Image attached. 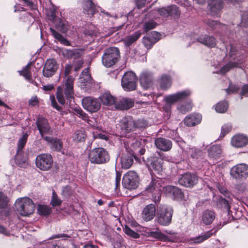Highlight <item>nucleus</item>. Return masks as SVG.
Masks as SVG:
<instances>
[{
  "label": "nucleus",
  "mask_w": 248,
  "mask_h": 248,
  "mask_svg": "<svg viewBox=\"0 0 248 248\" xmlns=\"http://www.w3.org/2000/svg\"><path fill=\"white\" fill-rule=\"evenodd\" d=\"M73 140L76 142H82L85 140L86 134L83 129L77 130L73 136Z\"/></svg>",
  "instance_id": "a19ab883"
},
{
  "label": "nucleus",
  "mask_w": 248,
  "mask_h": 248,
  "mask_svg": "<svg viewBox=\"0 0 248 248\" xmlns=\"http://www.w3.org/2000/svg\"><path fill=\"white\" fill-rule=\"evenodd\" d=\"M216 217L215 213L211 210H206L202 213V221L205 225H209L212 223Z\"/></svg>",
  "instance_id": "f704fd0d"
},
{
  "label": "nucleus",
  "mask_w": 248,
  "mask_h": 248,
  "mask_svg": "<svg viewBox=\"0 0 248 248\" xmlns=\"http://www.w3.org/2000/svg\"><path fill=\"white\" fill-rule=\"evenodd\" d=\"M134 158L136 159V156L132 153L126 152L123 154L121 160L122 167L125 169H129L133 163Z\"/></svg>",
  "instance_id": "7c9ffc66"
},
{
  "label": "nucleus",
  "mask_w": 248,
  "mask_h": 248,
  "mask_svg": "<svg viewBox=\"0 0 248 248\" xmlns=\"http://www.w3.org/2000/svg\"><path fill=\"white\" fill-rule=\"evenodd\" d=\"M50 31L54 37L60 42L62 44L66 46H71L70 42L54 29L51 28Z\"/></svg>",
  "instance_id": "ea45409f"
},
{
  "label": "nucleus",
  "mask_w": 248,
  "mask_h": 248,
  "mask_svg": "<svg viewBox=\"0 0 248 248\" xmlns=\"http://www.w3.org/2000/svg\"><path fill=\"white\" fill-rule=\"evenodd\" d=\"M36 167L44 171L49 170L53 164V158L49 154H42L38 155L35 159Z\"/></svg>",
  "instance_id": "9b49d317"
},
{
  "label": "nucleus",
  "mask_w": 248,
  "mask_h": 248,
  "mask_svg": "<svg viewBox=\"0 0 248 248\" xmlns=\"http://www.w3.org/2000/svg\"><path fill=\"white\" fill-rule=\"evenodd\" d=\"M228 104L225 101H220L218 103L215 107L216 110L217 112L224 113L228 109Z\"/></svg>",
  "instance_id": "de8ad7c7"
},
{
  "label": "nucleus",
  "mask_w": 248,
  "mask_h": 248,
  "mask_svg": "<svg viewBox=\"0 0 248 248\" xmlns=\"http://www.w3.org/2000/svg\"><path fill=\"white\" fill-rule=\"evenodd\" d=\"M73 68V65L71 64H66L64 69V74L65 76H68Z\"/></svg>",
  "instance_id": "774afa93"
},
{
  "label": "nucleus",
  "mask_w": 248,
  "mask_h": 248,
  "mask_svg": "<svg viewBox=\"0 0 248 248\" xmlns=\"http://www.w3.org/2000/svg\"><path fill=\"white\" fill-rule=\"evenodd\" d=\"M58 68V64L55 59H47L43 69L44 77L49 78L53 76Z\"/></svg>",
  "instance_id": "f3484780"
},
{
  "label": "nucleus",
  "mask_w": 248,
  "mask_h": 248,
  "mask_svg": "<svg viewBox=\"0 0 248 248\" xmlns=\"http://www.w3.org/2000/svg\"><path fill=\"white\" fill-rule=\"evenodd\" d=\"M218 229L214 228L209 231L206 232L203 234L193 237L191 239V243H200L210 238L215 234Z\"/></svg>",
  "instance_id": "72a5a7b5"
},
{
  "label": "nucleus",
  "mask_w": 248,
  "mask_h": 248,
  "mask_svg": "<svg viewBox=\"0 0 248 248\" xmlns=\"http://www.w3.org/2000/svg\"><path fill=\"white\" fill-rule=\"evenodd\" d=\"M236 51V48L232 45H231L229 55L231 59L227 64L224 65L219 71L217 72V73L225 74L232 68L240 67L243 61L239 56H237Z\"/></svg>",
  "instance_id": "7ed1b4c3"
},
{
  "label": "nucleus",
  "mask_w": 248,
  "mask_h": 248,
  "mask_svg": "<svg viewBox=\"0 0 248 248\" xmlns=\"http://www.w3.org/2000/svg\"><path fill=\"white\" fill-rule=\"evenodd\" d=\"M82 7L84 13L89 16H93L96 12V8L92 0H82Z\"/></svg>",
  "instance_id": "2f4dec72"
},
{
  "label": "nucleus",
  "mask_w": 248,
  "mask_h": 248,
  "mask_svg": "<svg viewBox=\"0 0 248 248\" xmlns=\"http://www.w3.org/2000/svg\"><path fill=\"white\" fill-rule=\"evenodd\" d=\"M151 236L154 238H157L162 241H170L169 237L160 232H151Z\"/></svg>",
  "instance_id": "8fccbe9b"
},
{
  "label": "nucleus",
  "mask_w": 248,
  "mask_h": 248,
  "mask_svg": "<svg viewBox=\"0 0 248 248\" xmlns=\"http://www.w3.org/2000/svg\"><path fill=\"white\" fill-rule=\"evenodd\" d=\"M231 177L236 181H244L248 177V165L245 163L237 164L230 171Z\"/></svg>",
  "instance_id": "423d86ee"
},
{
  "label": "nucleus",
  "mask_w": 248,
  "mask_h": 248,
  "mask_svg": "<svg viewBox=\"0 0 248 248\" xmlns=\"http://www.w3.org/2000/svg\"><path fill=\"white\" fill-rule=\"evenodd\" d=\"M198 42L210 48L215 47L217 45V40L213 36L206 34L202 35L197 39Z\"/></svg>",
  "instance_id": "cd10ccee"
},
{
  "label": "nucleus",
  "mask_w": 248,
  "mask_h": 248,
  "mask_svg": "<svg viewBox=\"0 0 248 248\" xmlns=\"http://www.w3.org/2000/svg\"><path fill=\"white\" fill-rule=\"evenodd\" d=\"M160 87L162 89L166 90L171 86L170 77L167 75H163L160 81Z\"/></svg>",
  "instance_id": "79ce46f5"
},
{
  "label": "nucleus",
  "mask_w": 248,
  "mask_h": 248,
  "mask_svg": "<svg viewBox=\"0 0 248 248\" xmlns=\"http://www.w3.org/2000/svg\"><path fill=\"white\" fill-rule=\"evenodd\" d=\"M36 124L38 130L43 139L46 137L45 134L52 135L53 134V130L50 126L48 121L44 117L38 116Z\"/></svg>",
  "instance_id": "dca6fc26"
},
{
  "label": "nucleus",
  "mask_w": 248,
  "mask_h": 248,
  "mask_svg": "<svg viewBox=\"0 0 248 248\" xmlns=\"http://www.w3.org/2000/svg\"><path fill=\"white\" fill-rule=\"evenodd\" d=\"M187 154L193 159L196 160H201L203 158L204 152L202 150L194 146L189 147L187 148Z\"/></svg>",
  "instance_id": "473e14b6"
},
{
  "label": "nucleus",
  "mask_w": 248,
  "mask_h": 248,
  "mask_svg": "<svg viewBox=\"0 0 248 248\" xmlns=\"http://www.w3.org/2000/svg\"><path fill=\"white\" fill-rule=\"evenodd\" d=\"M15 206L17 212L22 216H28L32 214L35 210V205L33 201L27 197L16 201Z\"/></svg>",
  "instance_id": "39448f33"
},
{
  "label": "nucleus",
  "mask_w": 248,
  "mask_h": 248,
  "mask_svg": "<svg viewBox=\"0 0 248 248\" xmlns=\"http://www.w3.org/2000/svg\"><path fill=\"white\" fill-rule=\"evenodd\" d=\"M208 157L213 160L220 159L223 155V150L221 146L218 144H215L207 150Z\"/></svg>",
  "instance_id": "5701e85b"
},
{
  "label": "nucleus",
  "mask_w": 248,
  "mask_h": 248,
  "mask_svg": "<svg viewBox=\"0 0 248 248\" xmlns=\"http://www.w3.org/2000/svg\"><path fill=\"white\" fill-rule=\"evenodd\" d=\"M137 77L136 74L131 71L125 72L123 75L121 84L123 88L125 91H132L136 89Z\"/></svg>",
  "instance_id": "1a4fd4ad"
},
{
  "label": "nucleus",
  "mask_w": 248,
  "mask_h": 248,
  "mask_svg": "<svg viewBox=\"0 0 248 248\" xmlns=\"http://www.w3.org/2000/svg\"><path fill=\"white\" fill-rule=\"evenodd\" d=\"M161 181L160 178L152 176L151 181L146 188V191L148 192H155L156 196H153V198L156 203L160 201L161 198V193L159 191L161 186Z\"/></svg>",
  "instance_id": "f8f14e48"
},
{
  "label": "nucleus",
  "mask_w": 248,
  "mask_h": 248,
  "mask_svg": "<svg viewBox=\"0 0 248 248\" xmlns=\"http://www.w3.org/2000/svg\"><path fill=\"white\" fill-rule=\"evenodd\" d=\"M24 1V4L31 9L33 10L36 8V5L31 0H22Z\"/></svg>",
  "instance_id": "338daca9"
},
{
  "label": "nucleus",
  "mask_w": 248,
  "mask_h": 248,
  "mask_svg": "<svg viewBox=\"0 0 248 248\" xmlns=\"http://www.w3.org/2000/svg\"><path fill=\"white\" fill-rule=\"evenodd\" d=\"M38 99L36 96L31 97V98L29 100V105L32 107H34L36 105H38Z\"/></svg>",
  "instance_id": "0e129e2a"
},
{
  "label": "nucleus",
  "mask_w": 248,
  "mask_h": 248,
  "mask_svg": "<svg viewBox=\"0 0 248 248\" xmlns=\"http://www.w3.org/2000/svg\"><path fill=\"white\" fill-rule=\"evenodd\" d=\"M231 143L236 148L245 146L248 143V137L243 134H237L232 138Z\"/></svg>",
  "instance_id": "a878e982"
},
{
  "label": "nucleus",
  "mask_w": 248,
  "mask_h": 248,
  "mask_svg": "<svg viewBox=\"0 0 248 248\" xmlns=\"http://www.w3.org/2000/svg\"><path fill=\"white\" fill-rule=\"evenodd\" d=\"M39 214L47 216L50 215L52 212L51 209L46 205H39L37 209Z\"/></svg>",
  "instance_id": "a18cd8bd"
},
{
  "label": "nucleus",
  "mask_w": 248,
  "mask_h": 248,
  "mask_svg": "<svg viewBox=\"0 0 248 248\" xmlns=\"http://www.w3.org/2000/svg\"><path fill=\"white\" fill-rule=\"evenodd\" d=\"M57 98L59 102L62 104L64 105L65 103V99L62 93V89L59 87L58 88V91L57 93Z\"/></svg>",
  "instance_id": "13d9d810"
},
{
  "label": "nucleus",
  "mask_w": 248,
  "mask_h": 248,
  "mask_svg": "<svg viewBox=\"0 0 248 248\" xmlns=\"http://www.w3.org/2000/svg\"><path fill=\"white\" fill-rule=\"evenodd\" d=\"M83 108L91 113L97 112L101 107L100 101L92 97H85L82 99Z\"/></svg>",
  "instance_id": "ddd939ff"
},
{
  "label": "nucleus",
  "mask_w": 248,
  "mask_h": 248,
  "mask_svg": "<svg viewBox=\"0 0 248 248\" xmlns=\"http://www.w3.org/2000/svg\"><path fill=\"white\" fill-rule=\"evenodd\" d=\"M134 101L129 98L121 97L117 98L115 107L120 110H127L133 107Z\"/></svg>",
  "instance_id": "aec40b11"
},
{
  "label": "nucleus",
  "mask_w": 248,
  "mask_h": 248,
  "mask_svg": "<svg viewBox=\"0 0 248 248\" xmlns=\"http://www.w3.org/2000/svg\"><path fill=\"white\" fill-rule=\"evenodd\" d=\"M15 162L20 167L28 165V156L26 153H16L15 157Z\"/></svg>",
  "instance_id": "4c0bfd02"
},
{
  "label": "nucleus",
  "mask_w": 248,
  "mask_h": 248,
  "mask_svg": "<svg viewBox=\"0 0 248 248\" xmlns=\"http://www.w3.org/2000/svg\"><path fill=\"white\" fill-rule=\"evenodd\" d=\"M121 129L124 136L130 138L134 136L133 132L136 130L135 120L130 116L124 117L120 122Z\"/></svg>",
  "instance_id": "6e6552de"
},
{
  "label": "nucleus",
  "mask_w": 248,
  "mask_h": 248,
  "mask_svg": "<svg viewBox=\"0 0 248 248\" xmlns=\"http://www.w3.org/2000/svg\"><path fill=\"white\" fill-rule=\"evenodd\" d=\"M9 202L7 196L3 192L0 191V209H5Z\"/></svg>",
  "instance_id": "09e8293b"
},
{
  "label": "nucleus",
  "mask_w": 248,
  "mask_h": 248,
  "mask_svg": "<svg viewBox=\"0 0 248 248\" xmlns=\"http://www.w3.org/2000/svg\"><path fill=\"white\" fill-rule=\"evenodd\" d=\"M191 94V92L189 90H185L176 93L170 94L165 97V101L167 104H172L177 102H182L186 101L185 103L181 104L178 109L182 113H185L190 111L192 108V102L190 99H187L188 97Z\"/></svg>",
  "instance_id": "f257e3e1"
},
{
  "label": "nucleus",
  "mask_w": 248,
  "mask_h": 248,
  "mask_svg": "<svg viewBox=\"0 0 248 248\" xmlns=\"http://www.w3.org/2000/svg\"><path fill=\"white\" fill-rule=\"evenodd\" d=\"M156 208L154 204H149L143 209L141 213L142 219L148 221L152 220L155 216Z\"/></svg>",
  "instance_id": "412c9836"
},
{
  "label": "nucleus",
  "mask_w": 248,
  "mask_h": 248,
  "mask_svg": "<svg viewBox=\"0 0 248 248\" xmlns=\"http://www.w3.org/2000/svg\"><path fill=\"white\" fill-rule=\"evenodd\" d=\"M89 159L91 163L103 164L109 160L108 152L103 148H95L92 150L88 155Z\"/></svg>",
  "instance_id": "20e7f679"
},
{
  "label": "nucleus",
  "mask_w": 248,
  "mask_h": 248,
  "mask_svg": "<svg viewBox=\"0 0 248 248\" xmlns=\"http://www.w3.org/2000/svg\"><path fill=\"white\" fill-rule=\"evenodd\" d=\"M198 181V177L195 173L186 172L182 174L178 179L179 184L186 187H192Z\"/></svg>",
  "instance_id": "4468645a"
},
{
  "label": "nucleus",
  "mask_w": 248,
  "mask_h": 248,
  "mask_svg": "<svg viewBox=\"0 0 248 248\" xmlns=\"http://www.w3.org/2000/svg\"><path fill=\"white\" fill-rule=\"evenodd\" d=\"M135 124L136 130L137 129L145 128L147 125V121L142 119H139L137 121L135 120Z\"/></svg>",
  "instance_id": "052dcab7"
},
{
  "label": "nucleus",
  "mask_w": 248,
  "mask_h": 248,
  "mask_svg": "<svg viewBox=\"0 0 248 248\" xmlns=\"http://www.w3.org/2000/svg\"><path fill=\"white\" fill-rule=\"evenodd\" d=\"M84 54V50L80 48L64 49L62 50V56L68 60H77L81 59Z\"/></svg>",
  "instance_id": "6ab92c4d"
},
{
  "label": "nucleus",
  "mask_w": 248,
  "mask_h": 248,
  "mask_svg": "<svg viewBox=\"0 0 248 248\" xmlns=\"http://www.w3.org/2000/svg\"><path fill=\"white\" fill-rule=\"evenodd\" d=\"M100 100L103 105L110 106H115L117 98L112 95L109 93H104L99 97Z\"/></svg>",
  "instance_id": "c9c22d12"
},
{
  "label": "nucleus",
  "mask_w": 248,
  "mask_h": 248,
  "mask_svg": "<svg viewBox=\"0 0 248 248\" xmlns=\"http://www.w3.org/2000/svg\"><path fill=\"white\" fill-rule=\"evenodd\" d=\"M163 160L159 157L151 156L148 159L149 166L159 173L162 170Z\"/></svg>",
  "instance_id": "c756f323"
},
{
  "label": "nucleus",
  "mask_w": 248,
  "mask_h": 248,
  "mask_svg": "<svg viewBox=\"0 0 248 248\" xmlns=\"http://www.w3.org/2000/svg\"><path fill=\"white\" fill-rule=\"evenodd\" d=\"M74 78L72 76H69L65 82L64 94L67 100L66 104L70 105L72 100L74 98Z\"/></svg>",
  "instance_id": "a211bd4d"
},
{
  "label": "nucleus",
  "mask_w": 248,
  "mask_h": 248,
  "mask_svg": "<svg viewBox=\"0 0 248 248\" xmlns=\"http://www.w3.org/2000/svg\"><path fill=\"white\" fill-rule=\"evenodd\" d=\"M157 12L161 16L165 18L170 16L174 19H178L181 15V12L176 5L159 8Z\"/></svg>",
  "instance_id": "2eb2a0df"
},
{
  "label": "nucleus",
  "mask_w": 248,
  "mask_h": 248,
  "mask_svg": "<svg viewBox=\"0 0 248 248\" xmlns=\"http://www.w3.org/2000/svg\"><path fill=\"white\" fill-rule=\"evenodd\" d=\"M73 193V190L71 186H66L62 187V195L64 197H70Z\"/></svg>",
  "instance_id": "4d7b16f0"
},
{
  "label": "nucleus",
  "mask_w": 248,
  "mask_h": 248,
  "mask_svg": "<svg viewBox=\"0 0 248 248\" xmlns=\"http://www.w3.org/2000/svg\"><path fill=\"white\" fill-rule=\"evenodd\" d=\"M217 205L222 208H223L227 212H229L231 209V206L229 204V201L222 197L219 198Z\"/></svg>",
  "instance_id": "49530a36"
},
{
  "label": "nucleus",
  "mask_w": 248,
  "mask_h": 248,
  "mask_svg": "<svg viewBox=\"0 0 248 248\" xmlns=\"http://www.w3.org/2000/svg\"><path fill=\"white\" fill-rule=\"evenodd\" d=\"M27 138L28 135L27 134H25L19 139L17 143L16 153H25L22 151V150L26 145L27 141Z\"/></svg>",
  "instance_id": "c03bdc74"
},
{
  "label": "nucleus",
  "mask_w": 248,
  "mask_h": 248,
  "mask_svg": "<svg viewBox=\"0 0 248 248\" xmlns=\"http://www.w3.org/2000/svg\"><path fill=\"white\" fill-rule=\"evenodd\" d=\"M156 42V40L153 39L151 37H144L143 38V43L148 49L150 48Z\"/></svg>",
  "instance_id": "603ef678"
},
{
  "label": "nucleus",
  "mask_w": 248,
  "mask_h": 248,
  "mask_svg": "<svg viewBox=\"0 0 248 248\" xmlns=\"http://www.w3.org/2000/svg\"><path fill=\"white\" fill-rule=\"evenodd\" d=\"M211 14L213 16H217L223 7L222 0H208Z\"/></svg>",
  "instance_id": "c85d7f7f"
},
{
  "label": "nucleus",
  "mask_w": 248,
  "mask_h": 248,
  "mask_svg": "<svg viewBox=\"0 0 248 248\" xmlns=\"http://www.w3.org/2000/svg\"><path fill=\"white\" fill-rule=\"evenodd\" d=\"M71 109L72 113L79 118H81L83 120H86L88 119V115L79 107L72 108Z\"/></svg>",
  "instance_id": "37998d69"
},
{
  "label": "nucleus",
  "mask_w": 248,
  "mask_h": 248,
  "mask_svg": "<svg viewBox=\"0 0 248 248\" xmlns=\"http://www.w3.org/2000/svg\"><path fill=\"white\" fill-rule=\"evenodd\" d=\"M120 58L119 49L116 47H110L104 50L102 57V63L106 67H111L118 62Z\"/></svg>",
  "instance_id": "f03ea898"
},
{
  "label": "nucleus",
  "mask_w": 248,
  "mask_h": 248,
  "mask_svg": "<svg viewBox=\"0 0 248 248\" xmlns=\"http://www.w3.org/2000/svg\"><path fill=\"white\" fill-rule=\"evenodd\" d=\"M50 99L51 100V105L58 110H60L62 108L59 106L55 100V98L53 95L50 96Z\"/></svg>",
  "instance_id": "69168bd1"
},
{
  "label": "nucleus",
  "mask_w": 248,
  "mask_h": 248,
  "mask_svg": "<svg viewBox=\"0 0 248 248\" xmlns=\"http://www.w3.org/2000/svg\"><path fill=\"white\" fill-rule=\"evenodd\" d=\"M173 210L170 207L162 206L157 212V221L162 226H168L171 222Z\"/></svg>",
  "instance_id": "0eeeda50"
},
{
  "label": "nucleus",
  "mask_w": 248,
  "mask_h": 248,
  "mask_svg": "<svg viewBox=\"0 0 248 248\" xmlns=\"http://www.w3.org/2000/svg\"><path fill=\"white\" fill-rule=\"evenodd\" d=\"M57 27L62 32H65L67 30L66 24L62 21H60L57 24Z\"/></svg>",
  "instance_id": "680f3d73"
},
{
  "label": "nucleus",
  "mask_w": 248,
  "mask_h": 248,
  "mask_svg": "<svg viewBox=\"0 0 248 248\" xmlns=\"http://www.w3.org/2000/svg\"><path fill=\"white\" fill-rule=\"evenodd\" d=\"M156 23L153 20H150L144 23L143 30L145 32L154 29L156 26Z\"/></svg>",
  "instance_id": "5fc2aeb1"
},
{
  "label": "nucleus",
  "mask_w": 248,
  "mask_h": 248,
  "mask_svg": "<svg viewBox=\"0 0 248 248\" xmlns=\"http://www.w3.org/2000/svg\"><path fill=\"white\" fill-rule=\"evenodd\" d=\"M141 35V31H138L133 34L126 36L123 40L125 46L126 47L130 46L140 37Z\"/></svg>",
  "instance_id": "58836bf2"
},
{
  "label": "nucleus",
  "mask_w": 248,
  "mask_h": 248,
  "mask_svg": "<svg viewBox=\"0 0 248 248\" xmlns=\"http://www.w3.org/2000/svg\"><path fill=\"white\" fill-rule=\"evenodd\" d=\"M44 139L47 142L51 150L60 152L63 147V143L61 140L57 138L45 137Z\"/></svg>",
  "instance_id": "b1692460"
},
{
  "label": "nucleus",
  "mask_w": 248,
  "mask_h": 248,
  "mask_svg": "<svg viewBox=\"0 0 248 248\" xmlns=\"http://www.w3.org/2000/svg\"><path fill=\"white\" fill-rule=\"evenodd\" d=\"M232 130V126L230 124H225L222 126L221 137H224L227 133L230 132Z\"/></svg>",
  "instance_id": "bf43d9fd"
},
{
  "label": "nucleus",
  "mask_w": 248,
  "mask_h": 248,
  "mask_svg": "<svg viewBox=\"0 0 248 248\" xmlns=\"http://www.w3.org/2000/svg\"><path fill=\"white\" fill-rule=\"evenodd\" d=\"M83 63L84 61L82 58L73 61L72 64L73 65L74 70L75 72L78 71L82 67Z\"/></svg>",
  "instance_id": "864d4df0"
},
{
  "label": "nucleus",
  "mask_w": 248,
  "mask_h": 248,
  "mask_svg": "<svg viewBox=\"0 0 248 248\" xmlns=\"http://www.w3.org/2000/svg\"><path fill=\"white\" fill-rule=\"evenodd\" d=\"M202 118V115L200 114H191L186 117L184 123L188 126H193L199 124Z\"/></svg>",
  "instance_id": "e433bc0d"
},
{
  "label": "nucleus",
  "mask_w": 248,
  "mask_h": 248,
  "mask_svg": "<svg viewBox=\"0 0 248 248\" xmlns=\"http://www.w3.org/2000/svg\"><path fill=\"white\" fill-rule=\"evenodd\" d=\"M139 183V178L134 171H128L123 176L122 185L125 188L132 190L137 188Z\"/></svg>",
  "instance_id": "9d476101"
},
{
  "label": "nucleus",
  "mask_w": 248,
  "mask_h": 248,
  "mask_svg": "<svg viewBox=\"0 0 248 248\" xmlns=\"http://www.w3.org/2000/svg\"><path fill=\"white\" fill-rule=\"evenodd\" d=\"M156 147L163 151H170L172 148V142L168 139L163 138H158L155 140Z\"/></svg>",
  "instance_id": "bb28decb"
},
{
  "label": "nucleus",
  "mask_w": 248,
  "mask_h": 248,
  "mask_svg": "<svg viewBox=\"0 0 248 248\" xmlns=\"http://www.w3.org/2000/svg\"><path fill=\"white\" fill-rule=\"evenodd\" d=\"M165 191L169 195L173 197L174 200H182L184 198V193L182 190L178 187L172 186H167L165 187Z\"/></svg>",
  "instance_id": "393cba45"
},
{
  "label": "nucleus",
  "mask_w": 248,
  "mask_h": 248,
  "mask_svg": "<svg viewBox=\"0 0 248 248\" xmlns=\"http://www.w3.org/2000/svg\"><path fill=\"white\" fill-rule=\"evenodd\" d=\"M140 82L141 86L144 89L150 88L153 85V76L151 73L143 72L140 77Z\"/></svg>",
  "instance_id": "4be33fe9"
},
{
  "label": "nucleus",
  "mask_w": 248,
  "mask_h": 248,
  "mask_svg": "<svg viewBox=\"0 0 248 248\" xmlns=\"http://www.w3.org/2000/svg\"><path fill=\"white\" fill-rule=\"evenodd\" d=\"M20 75L24 76L25 78L29 81L31 80V75L30 71L22 70L20 72Z\"/></svg>",
  "instance_id": "e2e57ef3"
},
{
  "label": "nucleus",
  "mask_w": 248,
  "mask_h": 248,
  "mask_svg": "<svg viewBox=\"0 0 248 248\" xmlns=\"http://www.w3.org/2000/svg\"><path fill=\"white\" fill-rule=\"evenodd\" d=\"M62 201L58 198L57 193L55 192V191L53 190L51 204L52 205V206L55 207L56 206L60 205Z\"/></svg>",
  "instance_id": "3c124183"
},
{
  "label": "nucleus",
  "mask_w": 248,
  "mask_h": 248,
  "mask_svg": "<svg viewBox=\"0 0 248 248\" xmlns=\"http://www.w3.org/2000/svg\"><path fill=\"white\" fill-rule=\"evenodd\" d=\"M124 232L134 238H138L140 237V234L132 230L128 226L125 225L124 229Z\"/></svg>",
  "instance_id": "6e6d98bb"
}]
</instances>
